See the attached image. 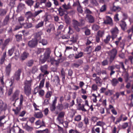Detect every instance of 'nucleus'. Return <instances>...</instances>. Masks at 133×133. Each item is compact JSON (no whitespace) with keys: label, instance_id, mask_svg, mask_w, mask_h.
Segmentation results:
<instances>
[{"label":"nucleus","instance_id":"c85d7f7f","mask_svg":"<svg viewBox=\"0 0 133 133\" xmlns=\"http://www.w3.org/2000/svg\"><path fill=\"white\" fill-rule=\"evenodd\" d=\"M25 2L28 6H31L33 5L34 2L32 0H26Z\"/></svg>","mask_w":133,"mask_h":133},{"label":"nucleus","instance_id":"052dcab7","mask_svg":"<svg viewBox=\"0 0 133 133\" xmlns=\"http://www.w3.org/2000/svg\"><path fill=\"white\" fill-rule=\"evenodd\" d=\"M106 9V5H103L100 9V11L101 12H102L105 11Z\"/></svg>","mask_w":133,"mask_h":133},{"label":"nucleus","instance_id":"6e6d98bb","mask_svg":"<svg viewBox=\"0 0 133 133\" xmlns=\"http://www.w3.org/2000/svg\"><path fill=\"white\" fill-rule=\"evenodd\" d=\"M109 62L107 59H105L101 62V65L103 66H105L108 64Z\"/></svg>","mask_w":133,"mask_h":133},{"label":"nucleus","instance_id":"8fccbe9b","mask_svg":"<svg viewBox=\"0 0 133 133\" xmlns=\"http://www.w3.org/2000/svg\"><path fill=\"white\" fill-rule=\"evenodd\" d=\"M31 80L29 81H26L25 82V86H27V87H30L31 86Z\"/></svg>","mask_w":133,"mask_h":133},{"label":"nucleus","instance_id":"37998d69","mask_svg":"<svg viewBox=\"0 0 133 133\" xmlns=\"http://www.w3.org/2000/svg\"><path fill=\"white\" fill-rule=\"evenodd\" d=\"M111 38L110 36L108 35L106 37V38L104 39V42L106 44L108 43L109 42Z\"/></svg>","mask_w":133,"mask_h":133},{"label":"nucleus","instance_id":"3c124183","mask_svg":"<svg viewBox=\"0 0 133 133\" xmlns=\"http://www.w3.org/2000/svg\"><path fill=\"white\" fill-rule=\"evenodd\" d=\"M5 115H3L0 117V126H2L4 123L2 122V120L5 118Z\"/></svg>","mask_w":133,"mask_h":133},{"label":"nucleus","instance_id":"f704fd0d","mask_svg":"<svg viewBox=\"0 0 133 133\" xmlns=\"http://www.w3.org/2000/svg\"><path fill=\"white\" fill-rule=\"evenodd\" d=\"M25 15L27 17V19L31 18L33 16H34V15L30 11L26 12L25 14Z\"/></svg>","mask_w":133,"mask_h":133},{"label":"nucleus","instance_id":"7ed1b4c3","mask_svg":"<svg viewBox=\"0 0 133 133\" xmlns=\"http://www.w3.org/2000/svg\"><path fill=\"white\" fill-rule=\"evenodd\" d=\"M50 52L49 49H47L45 51L44 54V55L43 56V57L42 56L40 58V61L42 63H44L46 60L49 59L50 57Z\"/></svg>","mask_w":133,"mask_h":133},{"label":"nucleus","instance_id":"4468645a","mask_svg":"<svg viewBox=\"0 0 133 133\" xmlns=\"http://www.w3.org/2000/svg\"><path fill=\"white\" fill-rule=\"evenodd\" d=\"M120 26L123 31H125L127 29V24L123 20H121L120 22Z\"/></svg>","mask_w":133,"mask_h":133},{"label":"nucleus","instance_id":"9b49d317","mask_svg":"<svg viewBox=\"0 0 133 133\" xmlns=\"http://www.w3.org/2000/svg\"><path fill=\"white\" fill-rule=\"evenodd\" d=\"M22 72L21 69H18L15 72L14 78L17 81L19 80L20 79V76Z\"/></svg>","mask_w":133,"mask_h":133},{"label":"nucleus","instance_id":"cd10ccee","mask_svg":"<svg viewBox=\"0 0 133 133\" xmlns=\"http://www.w3.org/2000/svg\"><path fill=\"white\" fill-rule=\"evenodd\" d=\"M49 26V28L47 30L46 32L48 33H50L51 30H54L55 29V27L54 25L52 24H50Z\"/></svg>","mask_w":133,"mask_h":133},{"label":"nucleus","instance_id":"7c9ffc66","mask_svg":"<svg viewBox=\"0 0 133 133\" xmlns=\"http://www.w3.org/2000/svg\"><path fill=\"white\" fill-rule=\"evenodd\" d=\"M52 94V92L51 91H48L45 95V97L47 99H50V98Z\"/></svg>","mask_w":133,"mask_h":133},{"label":"nucleus","instance_id":"49530a36","mask_svg":"<svg viewBox=\"0 0 133 133\" xmlns=\"http://www.w3.org/2000/svg\"><path fill=\"white\" fill-rule=\"evenodd\" d=\"M7 11L5 9H0V15L1 16H3L6 14Z\"/></svg>","mask_w":133,"mask_h":133},{"label":"nucleus","instance_id":"39448f33","mask_svg":"<svg viewBox=\"0 0 133 133\" xmlns=\"http://www.w3.org/2000/svg\"><path fill=\"white\" fill-rule=\"evenodd\" d=\"M119 30L117 27H115L111 29L110 32L112 34L111 37L112 40L116 38L117 36V35L119 33Z\"/></svg>","mask_w":133,"mask_h":133},{"label":"nucleus","instance_id":"4c0bfd02","mask_svg":"<svg viewBox=\"0 0 133 133\" xmlns=\"http://www.w3.org/2000/svg\"><path fill=\"white\" fill-rule=\"evenodd\" d=\"M21 107L20 106H18L15 109H13L12 110L15 112V114L16 115H18L20 111L21 110Z\"/></svg>","mask_w":133,"mask_h":133},{"label":"nucleus","instance_id":"4be33fe9","mask_svg":"<svg viewBox=\"0 0 133 133\" xmlns=\"http://www.w3.org/2000/svg\"><path fill=\"white\" fill-rule=\"evenodd\" d=\"M111 9L112 11H119L121 10V8L119 7L118 6H116L114 4Z\"/></svg>","mask_w":133,"mask_h":133},{"label":"nucleus","instance_id":"72a5a7b5","mask_svg":"<svg viewBox=\"0 0 133 133\" xmlns=\"http://www.w3.org/2000/svg\"><path fill=\"white\" fill-rule=\"evenodd\" d=\"M25 7V5L22 3H21L18 4L17 8L19 10L21 11Z\"/></svg>","mask_w":133,"mask_h":133},{"label":"nucleus","instance_id":"a18cd8bd","mask_svg":"<svg viewBox=\"0 0 133 133\" xmlns=\"http://www.w3.org/2000/svg\"><path fill=\"white\" fill-rule=\"evenodd\" d=\"M120 68H121L123 70V71H126V69L125 68L123 62H119Z\"/></svg>","mask_w":133,"mask_h":133},{"label":"nucleus","instance_id":"aec40b11","mask_svg":"<svg viewBox=\"0 0 133 133\" xmlns=\"http://www.w3.org/2000/svg\"><path fill=\"white\" fill-rule=\"evenodd\" d=\"M23 26L25 29H29L32 28L33 26L32 24L31 23L26 22L23 23Z\"/></svg>","mask_w":133,"mask_h":133},{"label":"nucleus","instance_id":"c756f323","mask_svg":"<svg viewBox=\"0 0 133 133\" xmlns=\"http://www.w3.org/2000/svg\"><path fill=\"white\" fill-rule=\"evenodd\" d=\"M44 23L43 21H41L35 26V28L37 29L43 26L44 25Z\"/></svg>","mask_w":133,"mask_h":133},{"label":"nucleus","instance_id":"e2e57ef3","mask_svg":"<svg viewBox=\"0 0 133 133\" xmlns=\"http://www.w3.org/2000/svg\"><path fill=\"white\" fill-rule=\"evenodd\" d=\"M14 51V49L13 48H11L8 50V54L10 56H11L13 54Z\"/></svg>","mask_w":133,"mask_h":133},{"label":"nucleus","instance_id":"f3484780","mask_svg":"<svg viewBox=\"0 0 133 133\" xmlns=\"http://www.w3.org/2000/svg\"><path fill=\"white\" fill-rule=\"evenodd\" d=\"M35 124L36 125L39 126V127L36 128H37L41 127L42 126H45V124L43 120L41 121L40 120H38L35 122Z\"/></svg>","mask_w":133,"mask_h":133},{"label":"nucleus","instance_id":"1a4fd4ad","mask_svg":"<svg viewBox=\"0 0 133 133\" xmlns=\"http://www.w3.org/2000/svg\"><path fill=\"white\" fill-rule=\"evenodd\" d=\"M6 104L2 100H0V114L2 112L5 111L6 109Z\"/></svg>","mask_w":133,"mask_h":133},{"label":"nucleus","instance_id":"ea45409f","mask_svg":"<svg viewBox=\"0 0 133 133\" xmlns=\"http://www.w3.org/2000/svg\"><path fill=\"white\" fill-rule=\"evenodd\" d=\"M59 14L61 16H62L64 14V11L61 7H60L58 10Z\"/></svg>","mask_w":133,"mask_h":133},{"label":"nucleus","instance_id":"4d7b16f0","mask_svg":"<svg viewBox=\"0 0 133 133\" xmlns=\"http://www.w3.org/2000/svg\"><path fill=\"white\" fill-rule=\"evenodd\" d=\"M81 117L80 115H78L76 116L74 118V120L75 121H79L81 120Z\"/></svg>","mask_w":133,"mask_h":133},{"label":"nucleus","instance_id":"473e14b6","mask_svg":"<svg viewBox=\"0 0 133 133\" xmlns=\"http://www.w3.org/2000/svg\"><path fill=\"white\" fill-rule=\"evenodd\" d=\"M56 105L51 104L50 106V111L54 113V112L56 110Z\"/></svg>","mask_w":133,"mask_h":133},{"label":"nucleus","instance_id":"9d476101","mask_svg":"<svg viewBox=\"0 0 133 133\" xmlns=\"http://www.w3.org/2000/svg\"><path fill=\"white\" fill-rule=\"evenodd\" d=\"M64 109V107L63 104H58L56 106V110L54 112L56 115H57L59 111H61Z\"/></svg>","mask_w":133,"mask_h":133},{"label":"nucleus","instance_id":"680f3d73","mask_svg":"<svg viewBox=\"0 0 133 133\" xmlns=\"http://www.w3.org/2000/svg\"><path fill=\"white\" fill-rule=\"evenodd\" d=\"M34 63V61L32 60H30L28 61L27 64V65L29 66H32Z\"/></svg>","mask_w":133,"mask_h":133},{"label":"nucleus","instance_id":"f03ea898","mask_svg":"<svg viewBox=\"0 0 133 133\" xmlns=\"http://www.w3.org/2000/svg\"><path fill=\"white\" fill-rule=\"evenodd\" d=\"M117 51L115 49H113L109 51L108 54L110 57L109 62L111 63L115 58L117 54Z\"/></svg>","mask_w":133,"mask_h":133},{"label":"nucleus","instance_id":"09e8293b","mask_svg":"<svg viewBox=\"0 0 133 133\" xmlns=\"http://www.w3.org/2000/svg\"><path fill=\"white\" fill-rule=\"evenodd\" d=\"M90 3L93 6H97L98 5L96 0H90Z\"/></svg>","mask_w":133,"mask_h":133},{"label":"nucleus","instance_id":"58836bf2","mask_svg":"<svg viewBox=\"0 0 133 133\" xmlns=\"http://www.w3.org/2000/svg\"><path fill=\"white\" fill-rule=\"evenodd\" d=\"M11 65L10 63L9 64L6 66V71L7 74H9L11 70Z\"/></svg>","mask_w":133,"mask_h":133},{"label":"nucleus","instance_id":"6e6552de","mask_svg":"<svg viewBox=\"0 0 133 133\" xmlns=\"http://www.w3.org/2000/svg\"><path fill=\"white\" fill-rule=\"evenodd\" d=\"M38 42L34 39L29 41L28 43V46L30 48H34L37 44Z\"/></svg>","mask_w":133,"mask_h":133},{"label":"nucleus","instance_id":"e433bc0d","mask_svg":"<svg viewBox=\"0 0 133 133\" xmlns=\"http://www.w3.org/2000/svg\"><path fill=\"white\" fill-rule=\"evenodd\" d=\"M65 21L66 23L69 24L70 22V19L69 16L67 15L64 16Z\"/></svg>","mask_w":133,"mask_h":133},{"label":"nucleus","instance_id":"5fc2aeb1","mask_svg":"<svg viewBox=\"0 0 133 133\" xmlns=\"http://www.w3.org/2000/svg\"><path fill=\"white\" fill-rule=\"evenodd\" d=\"M92 28L94 31H97L99 29V27L96 24H94L92 26Z\"/></svg>","mask_w":133,"mask_h":133},{"label":"nucleus","instance_id":"69168bd1","mask_svg":"<svg viewBox=\"0 0 133 133\" xmlns=\"http://www.w3.org/2000/svg\"><path fill=\"white\" fill-rule=\"evenodd\" d=\"M70 36L66 35H63L62 37L61 38L64 39H67L70 38Z\"/></svg>","mask_w":133,"mask_h":133},{"label":"nucleus","instance_id":"412c9836","mask_svg":"<svg viewBox=\"0 0 133 133\" xmlns=\"http://www.w3.org/2000/svg\"><path fill=\"white\" fill-rule=\"evenodd\" d=\"M54 81L55 82L56 86H57L60 85L59 77L58 76L56 75L55 76Z\"/></svg>","mask_w":133,"mask_h":133},{"label":"nucleus","instance_id":"b1692460","mask_svg":"<svg viewBox=\"0 0 133 133\" xmlns=\"http://www.w3.org/2000/svg\"><path fill=\"white\" fill-rule=\"evenodd\" d=\"M111 84L114 87L117 84L119 83L118 80L115 78H113L111 81Z\"/></svg>","mask_w":133,"mask_h":133},{"label":"nucleus","instance_id":"423d86ee","mask_svg":"<svg viewBox=\"0 0 133 133\" xmlns=\"http://www.w3.org/2000/svg\"><path fill=\"white\" fill-rule=\"evenodd\" d=\"M20 92V91L18 90H17L13 94L12 97L10 98L12 101H15V102L19 99L18 96Z\"/></svg>","mask_w":133,"mask_h":133},{"label":"nucleus","instance_id":"6ab92c4d","mask_svg":"<svg viewBox=\"0 0 133 133\" xmlns=\"http://www.w3.org/2000/svg\"><path fill=\"white\" fill-rule=\"evenodd\" d=\"M86 18L87 19L89 22L91 23H93L94 22V19L93 17L90 15H87Z\"/></svg>","mask_w":133,"mask_h":133},{"label":"nucleus","instance_id":"f8f14e48","mask_svg":"<svg viewBox=\"0 0 133 133\" xmlns=\"http://www.w3.org/2000/svg\"><path fill=\"white\" fill-rule=\"evenodd\" d=\"M47 68L48 65H45L41 66L40 69L41 71L44 73L43 76L44 75L48 74H49V72L47 71Z\"/></svg>","mask_w":133,"mask_h":133},{"label":"nucleus","instance_id":"2f4dec72","mask_svg":"<svg viewBox=\"0 0 133 133\" xmlns=\"http://www.w3.org/2000/svg\"><path fill=\"white\" fill-rule=\"evenodd\" d=\"M66 42L67 44L69 45H71L73 43L75 42L76 40L74 38V37H73L72 38H71V39L69 40L68 41H66Z\"/></svg>","mask_w":133,"mask_h":133},{"label":"nucleus","instance_id":"0e129e2a","mask_svg":"<svg viewBox=\"0 0 133 133\" xmlns=\"http://www.w3.org/2000/svg\"><path fill=\"white\" fill-rule=\"evenodd\" d=\"M6 56V52H4L3 54V55L1 59V61L2 62H3L4 61L5 58Z\"/></svg>","mask_w":133,"mask_h":133},{"label":"nucleus","instance_id":"774afa93","mask_svg":"<svg viewBox=\"0 0 133 133\" xmlns=\"http://www.w3.org/2000/svg\"><path fill=\"white\" fill-rule=\"evenodd\" d=\"M83 53L82 52H79L78 54L76 55L75 56V58L76 59L78 58L82 57L83 56Z\"/></svg>","mask_w":133,"mask_h":133},{"label":"nucleus","instance_id":"a211bd4d","mask_svg":"<svg viewBox=\"0 0 133 133\" xmlns=\"http://www.w3.org/2000/svg\"><path fill=\"white\" fill-rule=\"evenodd\" d=\"M115 66L114 65H112L109 66L107 68L108 69L111 71L110 73V75L111 76L115 73V71L114 70L115 69Z\"/></svg>","mask_w":133,"mask_h":133},{"label":"nucleus","instance_id":"2eb2a0df","mask_svg":"<svg viewBox=\"0 0 133 133\" xmlns=\"http://www.w3.org/2000/svg\"><path fill=\"white\" fill-rule=\"evenodd\" d=\"M24 92L27 96H29L31 94L30 87H27V86H25Z\"/></svg>","mask_w":133,"mask_h":133},{"label":"nucleus","instance_id":"ddd939ff","mask_svg":"<svg viewBox=\"0 0 133 133\" xmlns=\"http://www.w3.org/2000/svg\"><path fill=\"white\" fill-rule=\"evenodd\" d=\"M104 23L105 24H109L111 26L113 25L112 19L109 16H106V19L104 21Z\"/></svg>","mask_w":133,"mask_h":133},{"label":"nucleus","instance_id":"c9c22d12","mask_svg":"<svg viewBox=\"0 0 133 133\" xmlns=\"http://www.w3.org/2000/svg\"><path fill=\"white\" fill-rule=\"evenodd\" d=\"M24 20V18L23 17L20 16L18 18V22L19 23L20 25H23L22 22Z\"/></svg>","mask_w":133,"mask_h":133},{"label":"nucleus","instance_id":"a878e982","mask_svg":"<svg viewBox=\"0 0 133 133\" xmlns=\"http://www.w3.org/2000/svg\"><path fill=\"white\" fill-rule=\"evenodd\" d=\"M10 41V38H8L6 39L4 41V42L3 44V46L2 47V50H3L5 48V46L7 45L9 43Z\"/></svg>","mask_w":133,"mask_h":133},{"label":"nucleus","instance_id":"20e7f679","mask_svg":"<svg viewBox=\"0 0 133 133\" xmlns=\"http://www.w3.org/2000/svg\"><path fill=\"white\" fill-rule=\"evenodd\" d=\"M65 113L63 111H61L58 113L56 119L59 122V124H62L63 123V118L65 115Z\"/></svg>","mask_w":133,"mask_h":133},{"label":"nucleus","instance_id":"a19ab883","mask_svg":"<svg viewBox=\"0 0 133 133\" xmlns=\"http://www.w3.org/2000/svg\"><path fill=\"white\" fill-rule=\"evenodd\" d=\"M61 74L62 77V79L63 81L64 80L65 77V72L64 71L63 68H62L61 71Z\"/></svg>","mask_w":133,"mask_h":133},{"label":"nucleus","instance_id":"de8ad7c7","mask_svg":"<svg viewBox=\"0 0 133 133\" xmlns=\"http://www.w3.org/2000/svg\"><path fill=\"white\" fill-rule=\"evenodd\" d=\"M94 80L95 81L96 83L97 84H101V79L99 77H96V78Z\"/></svg>","mask_w":133,"mask_h":133},{"label":"nucleus","instance_id":"864d4df0","mask_svg":"<svg viewBox=\"0 0 133 133\" xmlns=\"http://www.w3.org/2000/svg\"><path fill=\"white\" fill-rule=\"evenodd\" d=\"M45 82V79H43L41 81L39 86V87L40 88H43L44 85V83Z\"/></svg>","mask_w":133,"mask_h":133},{"label":"nucleus","instance_id":"5701e85b","mask_svg":"<svg viewBox=\"0 0 133 133\" xmlns=\"http://www.w3.org/2000/svg\"><path fill=\"white\" fill-rule=\"evenodd\" d=\"M123 74L125 82H127L129 79L128 74L125 71L123 72Z\"/></svg>","mask_w":133,"mask_h":133},{"label":"nucleus","instance_id":"79ce46f5","mask_svg":"<svg viewBox=\"0 0 133 133\" xmlns=\"http://www.w3.org/2000/svg\"><path fill=\"white\" fill-rule=\"evenodd\" d=\"M105 123L102 121H99L97 122L95 126H99L101 127H103L105 125Z\"/></svg>","mask_w":133,"mask_h":133},{"label":"nucleus","instance_id":"f257e3e1","mask_svg":"<svg viewBox=\"0 0 133 133\" xmlns=\"http://www.w3.org/2000/svg\"><path fill=\"white\" fill-rule=\"evenodd\" d=\"M72 21L73 26L74 29L77 32H79L80 29L79 27L81 26L84 24V19H81L80 23L75 19H73Z\"/></svg>","mask_w":133,"mask_h":133},{"label":"nucleus","instance_id":"0eeeda50","mask_svg":"<svg viewBox=\"0 0 133 133\" xmlns=\"http://www.w3.org/2000/svg\"><path fill=\"white\" fill-rule=\"evenodd\" d=\"M43 32L41 31L36 32L34 34V37L35 39L38 42L41 39V36L43 34Z\"/></svg>","mask_w":133,"mask_h":133},{"label":"nucleus","instance_id":"bf43d9fd","mask_svg":"<svg viewBox=\"0 0 133 133\" xmlns=\"http://www.w3.org/2000/svg\"><path fill=\"white\" fill-rule=\"evenodd\" d=\"M9 16L7 15L5 17V19L4 20V23L5 25L7 24L9 20Z\"/></svg>","mask_w":133,"mask_h":133},{"label":"nucleus","instance_id":"393cba45","mask_svg":"<svg viewBox=\"0 0 133 133\" xmlns=\"http://www.w3.org/2000/svg\"><path fill=\"white\" fill-rule=\"evenodd\" d=\"M29 54L26 52H24L21 57V58L22 60H24L27 58Z\"/></svg>","mask_w":133,"mask_h":133},{"label":"nucleus","instance_id":"dca6fc26","mask_svg":"<svg viewBox=\"0 0 133 133\" xmlns=\"http://www.w3.org/2000/svg\"><path fill=\"white\" fill-rule=\"evenodd\" d=\"M34 116L37 118L41 119L43 117L44 115L42 112L41 111L34 112Z\"/></svg>","mask_w":133,"mask_h":133},{"label":"nucleus","instance_id":"bb28decb","mask_svg":"<svg viewBox=\"0 0 133 133\" xmlns=\"http://www.w3.org/2000/svg\"><path fill=\"white\" fill-rule=\"evenodd\" d=\"M25 128L26 130L29 132L33 130V128L28 125L27 124V123L25 124Z\"/></svg>","mask_w":133,"mask_h":133},{"label":"nucleus","instance_id":"13d9d810","mask_svg":"<svg viewBox=\"0 0 133 133\" xmlns=\"http://www.w3.org/2000/svg\"><path fill=\"white\" fill-rule=\"evenodd\" d=\"M104 34V32L103 31H99L97 32V35L101 37Z\"/></svg>","mask_w":133,"mask_h":133},{"label":"nucleus","instance_id":"c03bdc74","mask_svg":"<svg viewBox=\"0 0 133 133\" xmlns=\"http://www.w3.org/2000/svg\"><path fill=\"white\" fill-rule=\"evenodd\" d=\"M38 42L39 43H42L43 45H45L47 43V42L46 39H42V40H41L39 41Z\"/></svg>","mask_w":133,"mask_h":133},{"label":"nucleus","instance_id":"338daca9","mask_svg":"<svg viewBox=\"0 0 133 133\" xmlns=\"http://www.w3.org/2000/svg\"><path fill=\"white\" fill-rule=\"evenodd\" d=\"M68 28L69 31L68 32V33L69 34H72L74 32V31L72 28L70 26H69Z\"/></svg>","mask_w":133,"mask_h":133},{"label":"nucleus","instance_id":"603ef678","mask_svg":"<svg viewBox=\"0 0 133 133\" xmlns=\"http://www.w3.org/2000/svg\"><path fill=\"white\" fill-rule=\"evenodd\" d=\"M38 69L37 67L33 66L31 72L33 74H35L38 71Z\"/></svg>","mask_w":133,"mask_h":133}]
</instances>
